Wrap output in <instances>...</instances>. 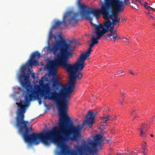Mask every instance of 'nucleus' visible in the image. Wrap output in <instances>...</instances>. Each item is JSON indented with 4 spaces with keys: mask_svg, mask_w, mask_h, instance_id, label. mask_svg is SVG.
<instances>
[{
    "mask_svg": "<svg viewBox=\"0 0 155 155\" xmlns=\"http://www.w3.org/2000/svg\"><path fill=\"white\" fill-rule=\"evenodd\" d=\"M102 136L100 134H97L94 137V140H88V145L84 141L82 143L83 145L76 147V151L70 149L64 155H84L87 153H96L98 151V150L102 149Z\"/></svg>",
    "mask_w": 155,
    "mask_h": 155,
    "instance_id": "4",
    "label": "nucleus"
},
{
    "mask_svg": "<svg viewBox=\"0 0 155 155\" xmlns=\"http://www.w3.org/2000/svg\"><path fill=\"white\" fill-rule=\"evenodd\" d=\"M136 110V109H133L132 110V112L131 113V115H132V114L133 112H135Z\"/></svg>",
    "mask_w": 155,
    "mask_h": 155,
    "instance_id": "32",
    "label": "nucleus"
},
{
    "mask_svg": "<svg viewBox=\"0 0 155 155\" xmlns=\"http://www.w3.org/2000/svg\"><path fill=\"white\" fill-rule=\"evenodd\" d=\"M114 8L103 3L101 5V8L98 9L83 6L80 15L83 18L89 20L92 24L93 19L91 14L95 16L97 19L99 18L100 14L103 15L104 19H107L108 15L110 14V10L112 12Z\"/></svg>",
    "mask_w": 155,
    "mask_h": 155,
    "instance_id": "5",
    "label": "nucleus"
},
{
    "mask_svg": "<svg viewBox=\"0 0 155 155\" xmlns=\"http://www.w3.org/2000/svg\"><path fill=\"white\" fill-rule=\"evenodd\" d=\"M81 0H77L78 1V5L79 6V8H80V12H79V13H80H80H81V8H82V7L84 6V7H87V6H86V5H84V4H81Z\"/></svg>",
    "mask_w": 155,
    "mask_h": 155,
    "instance_id": "21",
    "label": "nucleus"
},
{
    "mask_svg": "<svg viewBox=\"0 0 155 155\" xmlns=\"http://www.w3.org/2000/svg\"><path fill=\"white\" fill-rule=\"evenodd\" d=\"M150 17H151V18H153V17L152 16Z\"/></svg>",
    "mask_w": 155,
    "mask_h": 155,
    "instance_id": "41",
    "label": "nucleus"
},
{
    "mask_svg": "<svg viewBox=\"0 0 155 155\" xmlns=\"http://www.w3.org/2000/svg\"><path fill=\"white\" fill-rule=\"evenodd\" d=\"M124 7L123 6L115 8L114 10L108 15V18L107 19H105L107 21L104 23L103 25L102 24H100L96 26L99 27V29L103 35H104L106 32L108 31L109 32H114V25H117L119 26L118 23L119 22L120 19L118 17V13L123 12Z\"/></svg>",
    "mask_w": 155,
    "mask_h": 155,
    "instance_id": "7",
    "label": "nucleus"
},
{
    "mask_svg": "<svg viewBox=\"0 0 155 155\" xmlns=\"http://www.w3.org/2000/svg\"><path fill=\"white\" fill-rule=\"evenodd\" d=\"M120 72L124 73V71H122V70H119L117 72V73L119 74H120Z\"/></svg>",
    "mask_w": 155,
    "mask_h": 155,
    "instance_id": "31",
    "label": "nucleus"
},
{
    "mask_svg": "<svg viewBox=\"0 0 155 155\" xmlns=\"http://www.w3.org/2000/svg\"><path fill=\"white\" fill-rule=\"evenodd\" d=\"M53 35H52V34L51 33L50 35H49V39H51L52 38V37H53Z\"/></svg>",
    "mask_w": 155,
    "mask_h": 155,
    "instance_id": "27",
    "label": "nucleus"
},
{
    "mask_svg": "<svg viewBox=\"0 0 155 155\" xmlns=\"http://www.w3.org/2000/svg\"><path fill=\"white\" fill-rule=\"evenodd\" d=\"M124 101V99L123 98H121V99L120 100V104H122L123 101Z\"/></svg>",
    "mask_w": 155,
    "mask_h": 155,
    "instance_id": "29",
    "label": "nucleus"
},
{
    "mask_svg": "<svg viewBox=\"0 0 155 155\" xmlns=\"http://www.w3.org/2000/svg\"><path fill=\"white\" fill-rule=\"evenodd\" d=\"M75 87L69 84L67 86H63L59 92L53 91L49 97L51 100L57 104L60 116L58 124L70 136L71 140H77L80 136V127L79 125L75 127L73 125V121L67 113L68 100Z\"/></svg>",
    "mask_w": 155,
    "mask_h": 155,
    "instance_id": "2",
    "label": "nucleus"
},
{
    "mask_svg": "<svg viewBox=\"0 0 155 155\" xmlns=\"http://www.w3.org/2000/svg\"><path fill=\"white\" fill-rule=\"evenodd\" d=\"M124 39L126 40V41H125V42L127 43L128 44H129L130 43V41L128 40L127 38L125 37Z\"/></svg>",
    "mask_w": 155,
    "mask_h": 155,
    "instance_id": "28",
    "label": "nucleus"
},
{
    "mask_svg": "<svg viewBox=\"0 0 155 155\" xmlns=\"http://www.w3.org/2000/svg\"><path fill=\"white\" fill-rule=\"evenodd\" d=\"M149 13V12H148L147 14Z\"/></svg>",
    "mask_w": 155,
    "mask_h": 155,
    "instance_id": "43",
    "label": "nucleus"
},
{
    "mask_svg": "<svg viewBox=\"0 0 155 155\" xmlns=\"http://www.w3.org/2000/svg\"><path fill=\"white\" fill-rule=\"evenodd\" d=\"M110 114H107L106 115H104L103 117L101 118L102 122L101 123V124L102 126H105L107 124V121L110 120Z\"/></svg>",
    "mask_w": 155,
    "mask_h": 155,
    "instance_id": "20",
    "label": "nucleus"
},
{
    "mask_svg": "<svg viewBox=\"0 0 155 155\" xmlns=\"http://www.w3.org/2000/svg\"><path fill=\"white\" fill-rule=\"evenodd\" d=\"M31 95H29L26 92L25 97V101H23L20 100L19 102L20 106H24L26 105L27 107H28L29 104V102L33 99Z\"/></svg>",
    "mask_w": 155,
    "mask_h": 155,
    "instance_id": "15",
    "label": "nucleus"
},
{
    "mask_svg": "<svg viewBox=\"0 0 155 155\" xmlns=\"http://www.w3.org/2000/svg\"><path fill=\"white\" fill-rule=\"evenodd\" d=\"M36 98L38 100V102L39 105H41L42 103L41 97H39V95H36V97L35 98H33V99H35Z\"/></svg>",
    "mask_w": 155,
    "mask_h": 155,
    "instance_id": "23",
    "label": "nucleus"
},
{
    "mask_svg": "<svg viewBox=\"0 0 155 155\" xmlns=\"http://www.w3.org/2000/svg\"><path fill=\"white\" fill-rule=\"evenodd\" d=\"M63 86V85H61L59 82L57 77L55 76V77L54 78L53 80V83L52 85V87L58 90L61 87V88Z\"/></svg>",
    "mask_w": 155,
    "mask_h": 155,
    "instance_id": "19",
    "label": "nucleus"
},
{
    "mask_svg": "<svg viewBox=\"0 0 155 155\" xmlns=\"http://www.w3.org/2000/svg\"><path fill=\"white\" fill-rule=\"evenodd\" d=\"M95 26V33L97 36V37H94V35H92L91 38L90 40V41L91 43L89 44V48L88 50L85 53H82L80 56L86 58L88 59L90 56V54L91 53L92 50L91 48L93 47L95 45L97 44L98 43V40L101 39V37L104 35L101 31V30L99 29V27L98 26L97 27L96 25Z\"/></svg>",
    "mask_w": 155,
    "mask_h": 155,
    "instance_id": "10",
    "label": "nucleus"
},
{
    "mask_svg": "<svg viewBox=\"0 0 155 155\" xmlns=\"http://www.w3.org/2000/svg\"><path fill=\"white\" fill-rule=\"evenodd\" d=\"M123 3V1L120 0H104L103 3L115 8L122 7Z\"/></svg>",
    "mask_w": 155,
    "mask_h": 155,
    "instance_id": "13",
    "label": "nucleus"
},
{
    "mask_svg": "<svg viewBox=\"0 0 155 155\" xmlns=\"http://www.w3.org/2000/svg\"><path fill=\"white\" fill-rule=\"evenodd\" d=\"M142 149L143 150V155H145V151L147 150V144L146 142H144V144L142 145Z\"/></svg>",
    "mask_w": 155,
    "mask_h": 155,
    "instance_id": "22",
    "label": "nucleus"
},
{
    "mask_svg": "<svg viewBox=\"0 0 155 155\" xmlns=\"http://www.w3.org/2000/svg\"><path fill=\"white\" fill-rule=\"evenodd\" d=\"M101 1H102V0H100Z\"/></svg>",
    "mask_w": 155,
    "mask_h": 155,
    "instance_id": "44",
    "label": "nucleus"
},
{
    "mask_svg": "<svg viewBox=\"0 0 155 155\" xmlns=\"http://www.w3.org/2000/svg\"><path fill=\"white\" fill-rule=\"evenodd\" d=\"M108 110V108H106V110Z\"/></svg>",
    "mask_w": 155,
    "mask_h": 155,
    "instance_id": "40",
    "label": "nucleus"
},
{
    "mask_svg": "<svg viewBox=\"0 0 155 155\" xmlns=\"http://www.w3.org/2000/svg\"><path fill=\"white\" fill-rule=\"evenodd\" d=\"M26 65H22L21 67L20 71L23 73L22 75H20L19 77V81L23 87H27L29 86L28 81L29 76V73L26 74L25 72Z\"/></svg>",
    "mask_w": 155,
    "mask_h": 155,
    "instance_id": "11",
    "label": "nucleus"
},
{
    "mask_svg": "<svg viewBox=\"0 0 155 155\" xmlns=\"http://www.w3.org/2000/svg\"><path fill=\"white\" fill-rule=\"evenodd\" d=\"M97 113V112H94L92 110H89L85 117V120L83 121L82 125L91 127L93 123L94 119Z\"/></svg>",
    "mask_w": 155,
    "mask_h": 155,
    "instance_id": "12",
    "label": "nucleus"
},
{
    "mask_svg": "<svg viewBox=\"0 0 155 155\" xmlns=\"http://www.w3.org/2000/svg\"><path fill=\"white\" fill-rule=\"evenodd\" d=\"M154 11H155V9H154Z\"/></svg>",
    "mask_w": 155,
    "mask_h": 155,
    "instance_id": "45",
    "label": "nucleus"
},
{
    "mask_svg": "<svg viewBox=\"0 0 155 155\" xmlns=\"http://www.w3.org/2000/svg\"><path fill=\"white\" fill-rule=\"evenodd\" d=\"M117 31L116 30L114 31V32H110L106 36H105V38H108L110 39L112 41H115L117 40Z\"/></svg>",
    "mask_w": 155,
    "mask_h": 155,
    "instance_id": "18",
    "label": "nucleus"
},
{
    "mask_svg": "<svg viewBox=\"0 0 155 155\" xmlns=\"http://www.w3.org/2000/svg\"><path fill=\"white\" fill-rule=\"evenodd\" d=\"M137 154L134 151L131 152L129 154H125L124 155H137Z\"/></svg>",
    "mask_w": 155,
    "mask_h": 155,
    "instance_id": "26",
    "label": "nucleus"
},
{
    "mask_svg": "<svg viewBox=\"0 0 155 155\" xmlns=\"http://www.w3.org/2000/svg\"><path fill=\"white\" fill-rule=\"evenodd\" d=\"M125 37H124L122 36L121 35H117V40H118L122 39H124Z\"/></svg>",
    "mask_w": 155,
    "mask_h": 155,
    "instance_id": "24",
    "label": "nucleus"
},
{
    "mask_svg": "<svg viewBox=\"0 0 155 155\" xmlns=\"http://www.w3.org/2000/svg\"><path fill=\"white\" fill-rule=\"evenodd\" d=\"M26 90L27 93L32 96V98H35L36 95H39L40 94L41 96H44L45 99H47L51 100L49 97L51 96V87L48 84H40V85H37L35 86L36 90H35L31 87L29 82V86L27 87H24Z\"/></svg>",
    "mask_w": 155,
    "mask_h": 155,
    "instance_id": "8",
    "label": "nucleus"
},
{
    "mask_svg": "<svg viewBox=\"0 0 155 155\" xmlns=\"http://www.w3.org/2000/svg\"><path fill=\"white\" fill-rule=\"evenodd\" d=\"M126 19H123V20H122V21H126Z\"/></svg>",
    "mask_w": 155,
    "mask_h": 155,
    "instance_id": "39",
    "label": "nucleus"
},
{
    "mask_svg": "<svg viewBox=\"0 0 155 155\" xmlns=\"http://www.w3.org/2000/svg\"><path fill=\"white\" fill-rule=\"evenodd\" d=\"M16 104L18 106V109L16 112V116L15 118V121L17 120V117L21 114H23L24 115H25L26 109L25 107H21L19 103H16Z\"/></svg>",
    "mask_w": 155,
    "mask_h": 155,
    "instance_id": "16",
    "label": "nucleus"
},
{
    "mask_svg": "<svg viewBox=\"0 0 155 155\" xmlns=\"http://www.w3.org/2000/svg\"><path fill=\"white\" fill-rule=\"evenodd\" d=\"M79 15V14L78 13H74L72 11L68 12L64 14L63 21H57L53 27L56 29L63 23L66 26H68L67 23L70 24L74 25L77 22Z\"/></svg>",
    "mask_w": 155,
    "mask_h": 155,
    "instance_id": "9",
    "label": "nucleus"
},
{
    "mask_svg": "<svg viewBox=\"0 0 155 155\" xmlns=\"http://www.w3.org/2000/svg\"><path fill=\"white\" fill-rule=\"evenodd\" d=\"M150 136L151 137H153V134H151L150 135Z\"/></svg>",
    "mask_w": 155,
    "mask_h": 155,
    "instance_id": "38",
    "label": "nucleus"
},
{
    "mask_svg": "<svg viewBox=\"0 0 155 155\" xmlns=\"http://www.w3.org/2000/svg\"><path fill=\"white\" fill-rule=\"evenodd\" d=\"M128 1H129L128 0H124V2H123L124 3L125 2H128ZM123 4H124V3H123ZM123 5L124 4H123L122 5Z\"/></svg>",
    "mask_w": 155,
    "mask_h": 155,
    "instance_id": "37",
    "label": "nucleus"
},
{
    "mask_svg": "<svg viewBox=\"0 0 155 155\" xmlns=\"http://www.w3.org/2000/svg\"><path fill=\"white\" fill-rule=\"evenodd\" d=\"M125 94V93L124 91H122L121 92V94L122 96H124Z\"/></svg>",
    "mask_w": 155,
    "mask_h": 155,
    "instance_id": "33",
    "label": "nucleus"
},
{
    "mask_svg": "<svg viewBox=\"0 0 155 155\" xmlns=\"http://www.w3.org/2000/svg\"><path fill=\"white\" fill-rule=\"evenodd\" d=\"M137 117V116H135V117Z\"/></svg>",
    "mask_w": 155,
    "mask_h": 155,
    "instance_id": "42",
    "label": "nucleus"
},
{
    "mask_svg": "<svg viewBox=\"0 0 155 155\" xmlns=\"http://www.w3.org/2000/svg\"><path fill=\"white\" fill-rule=\"evenodd\" d=\"M72 42L71 41L68 43L65 40L61 39L56 40L53 44L50 51L55 55L59 49L60 54L56 56L54 60L50 61L46 66L50 74H55V69L58 66H62L66 69L69 62L68 59L72 56V51L75 48V46H72Z\"/></svg>",
    "mask_w": 155,
    "mask_h": 155,
    "instance_id": "3",
    "label": "nucleus"
},
{
    "mask_svg": "<svg viewBox=\"0 0 155 155\" xmlns=\"http://www.w3.org/2000/svg\"><path fill=\"white\" fill-rule=\"evenodd\" d=\"M87 59L80 56L76 62L73 64L68 63L66 70L70 74L69 84L75 87L77 79H80L83 77L81 72L85 66V61Z\"/></svg>",
    "mask_w": 155,
    "mask_h": 155,
    "instance_id": "6",
    "label": "nucleus"
},
{
    "mask_svg": "<svg viewBox=\"0 0 155 155\" xmlns=\"http://www.w3.org/2000/svg\"><path fill=\"white\" fill-rule=\"evenodd\" d=\"M110 117H111L113 119H114L117 117V116L115 115L113 116L110 115Z\"/></svg>",
    "mask_w": 155,
    "mask_h": 155,
    "instance_id": "30",
    "label": "nucleus"
},
{
    "mask_svg": "<svg viewBox=\"0 0 155 155\" xmlns=\"http://www.w3.org/2000/svg\"><path fill=\"white\" fill-rule=\"evenodd\" d=\"M28 72H29L30 73H31V74L32 75V77L33 78H35V76L34 73L33 72H31V71L30 70V69L29 68H28Z\"/></svg>",
    "mask_w": 155,
    "mask_h": 155,
    "instance_id": "25",
    "label": "nucleus"
},
{
    "mask_svg": "<svg viewBox=\"0 0 155 155\" xmlns=\"http://www.w3.org/2000/svg\"><path fill=\"white\" fill-rule=\"evenodd\" d=\"M146 125L144 124H142L140 128L138 130L140 132V136L142 137H145L147 135V130L146 129Z\"/></svg>",
    "mask_w": 155,
    "mask_h": 155,
    "instance_id": "17",
    "label": "nucleus"
},
{
    "mask_svg": "<svg viewBox=\"0 0 155 155\" xmlns=\"http://www.w3.org/2000/svg\"><path fill=\"white\" fill-rule=\"evenodd\" d=\"M41 57V54L38 51L33 53L31 55L30 60L28 61L27 64L30 66L36 65L38 64V61L36 60L37 57L39 58Z\"/></svg>",
    "mask_w": 155,
    "mask_h": 155,
    "instance_id": "14",
    "label": "nucleus"
},
{
    "mask_svg": "<svg viewBox=\"0 0 155 155\" xmlns=\"http://www.w3.org/2000/svg\"><path fill=\"white\" fill-rule=\"evenodd\" d=\"M24 118L25 115L22 114L17 117V120L15 121L14 124L19 129L20 133L22 134L26 142L37 144L40 141L45 145L49 146L51 140H52L61 149V155L66 154L71 149L65 143L68 140H71V137L59 124L58 126H55L50 130L40 133H33L29 134V132L33 130L31 127H28L29 122L25 120Z\"/></svg>",
    "mask_w": 155,
    "mask_h": 155,
    "instance_id": "1",
    "label": "nucleus"
},
{
    "mask_svg": "<svg viewBox=\"0 0 155 155\" xmlns=\"http://www.w3.org/2000/svg\"><path fill=\"white\" fill-rule=\"evenodd\" d=\"M148 8H150V9H151V10H152L153 11H154V9H154V8H151V7H150V6H148Z\"/></svg>",
    "mask_w": 155,
    "mask_h": 155,
    "instance_id": "34",
    "label": "nucleus"
},
{
    "mask_svg": "<svg viewBox=\"0 0 155 155\" xmlns=\"http://www.w3.org/2000/svg\"><path fill=\"white\" fill-rule=\"evenodd\" d=\"M130 74H133V75H134V74L131 70L130 71Z\"/></svg>",
    "mask_w": 155,
    "mask_h": 155,
    "instance_id": "36",
    "label": "nucleus"
},
{
    "mask_svg": "<svg viewBox=\"0 0 155 155\" xmlns=\"http://www.w3.org/2000/svg\"><path fill=\"white\" fill-rule=\"evenodd\" d=\"M144 6L147 9H148V10H150V8H148V6H146L145 5H144Z\"/></svg>",
    "mask_w": 155,
    "mask_h": 155,
    "instance_id": "35",
    "label": "nucleus"
}]
</instances>
